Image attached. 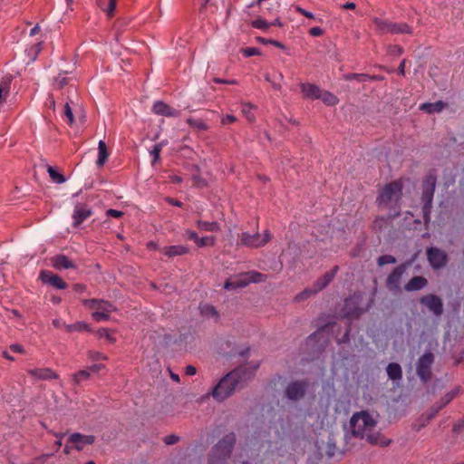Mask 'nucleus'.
Returning <instances> with one entry per match:
<instances>
[{"label": "nucleus", "instance_id": "obj_33", "mask_svg": "<svg viewBox=\"0 0 464 464\" xmlns=\"http://www.w3.org/2000/svg\"><path fill=\"white\" fill-rule=\"evenodd\" d=\"M108 4L105 5L104 0H97L98 5L104 11L106 14L111 16L113 14L116 6V0H107Z\"/></svg>", "mask_w": 464, "mask_h": 464}, {"label": "nucleus", "instance_id": "obj_2", "mask_svg": "<svg viewBox=\"0 0 464 464\" xmlns=\"http://www.w3.org/2000/svg\"><path fill=\"white\" fill-rule=\"evenodd\" d=\"M402 187L400 182L394 181L387 184L380 192L377 202L379 207L382 208L393 209L391 218L399 216L400 206L399 201L401 197Z\"/></svg>", "mask_w": 464, "mask_h": 464}, {"label": "nucleus", "instance_id": "obj_26", "mask_svg": "<svg viewBox=\"0 0 464 464\" xmlns=\"http://www.w3.org/2000/svg\"><path fill=\"white\" fill-rule=\"evenodd\" d=\"M109 157V153L107 150L106 143L103 140H100L98 143V158L96 160V165L101 168L107 161Z\"/></svg>", "mask_w": 464, "mask_h": 464}, {"label": "nucleus", "instance_id": "obj_61", "mask_svg": "<svg viewBox=\"0 0 464 464\" xmlns=\"http://www.w3.org/2000/svg\"><path fill=\"white\" fill-rule=\"evenodd\" d=\"M405 64H406V60H402L401 63H400V66H399V73L401 75H404L405 74Z\"/></svg>", "mask_w": 464, "mask_h": 464}, {"label": "nucleus", "instance_id": "obj_1", "mask_svg": "<svg viewBox=\"0 0 464 464\" xmlns=\"http://www.w3.org/2000/svg\"><path fill=\"white\" fill-rule=\"evenodd\" d=\"M350 425L355 437L366 439L372 444H385L379 441V434L375 432L376 420L367 411L354 413L350 420Z\"/></svg>", "mask_w": 464, "mask_h": 464}, {"label": "nucleus", "instance_id": "obj_58", "mask_svg": "<svg viewBox=\"0 0 464 464\" xmlns=\"http://www.w3.org/2000/svg\"><path fill=\"white\" fill-rule=\"evenodd\" d=\"M185 235L188 237V238L194 240L195 243L198 237V234L192 230H186Z\"/></svg>", "mask_w": 464, "mask_h": 464}, {"label": "nucleus", "instance_id": "obj_10", "mask_svg": "<svg viewBox=\"0 0 464 464\" xmlns=\"http://www.w3.org/2000/svg\"><path fill=\"white\" fill-rule=\"evenodd\" d=\"M433 354L430 352L425 353L418 361L417 373L419 377L426 382L430 377V368L433 363Z\"/></svg>", "mask_w": 464, "mask_h": 464}, {"label": "nucleus", "instance_id": "obj_16", "mask_svg": "<svg viewBox=\"0 0 464 464\" xmlns=\"http://www.w3.org/2000/svg\"><path fill=\"white\" fill-rule=\"evenodd\" d=\"M95 441L92 435H83L81 433H72L69 437V442L72 443L77 450H82L86 445H92Z\"/></svg>", "mask_w": 464, "mask_h": 464}, {"label": "nucleus", "instance_id": "obj_41", "mask_svg": "<svg viewBox=\"0 0 464 464\" xmlns=\"http://www.w3.org/2000/svg\"><path fill=\"white\" fill-rule=\"evenodd\" d=\"M214 244H215L214 237H198V239L196 241V245L198 247H203L205 246H214Z\"/></svg>", "mask_w": 464, "mask_h": 464}, {"label": "nucleus", "instance_id": "obj_57", "mask_svg": "<svg viewBox=\"0 0 464 464\" xmlns=\"http://www.w3.org/2000/svg\"><path fill=\"white\" fill-rule=\"evenodd\" d=\"M185 373L188 376H193L197 373V370L193 365H188L185 368Z\"/></svg>", "mask_w": 464, "mask_h": 464}, {"label": "nucleus", "instance_id": "obj_60", "mask_svg": "<svg viewBox=\"0 0 464 464\" xmlns=\"http://www.w3.org/2000/svg\"><path fill=\"white\" fill-rule=\"evenodd\" d=\"M104 365L103 364H93L92 365L90 368H89V372H99L100 370L102 369H104Z\"/></svg>", "mask_w": 464, "mask_h": 464}, {"label": "nucleus", "instance_id": "obj_59", "mask_svg": "<svg viewBox=\"0 0 464 464\" xmlns=\"http://www.w3.org/2000/svg\"><path fill=\"white\" fill-rule=\"evenodd\" d=\"M10 350L14 353H23L24 348L20 344L14 343L10 346Z\"/></svg>", "mask_w": 464, "mask_h": 464}, {"label": "nucleus", "instance_id": "obj_5", "mask_svg": "<svg viewBox=\"0 0 464 464\" xmlns=\"http://www.w3.org/2000/svg\"><path fill=\"white\" fill-rule=\"evenodd\" d=\"M82 304L94 311L92 316L97 322L107 321L110 314L116 310L112 304L103 299H83Z\"/></svg>", "mask_w": 464, "mask_h": 464}, {"label": "nucleus", "instance_id": "obj_6", "mask_svg": "<svg viewBox=\"0 0 464 464\" xmlns=\"http://www.w3.org/2000/svg\"><path fill=\"white\" fill-rule=\"evenodd\" d=\"M373 24L376 26L380 34H411L412 28L406 23H395L389 20L373 17L372 19Z\"/></svg>", "mask_w": 464, "mask_h": 464}, {"label": "nucleus", "instance_id": "obj_50", "mask_svg": "<svg viewBox=\"0 0 464 464\" xmlns=\"http://www.w3.org/2000/svg\"><path fill=\"white\" fill-rule=\"evenodd\" d=\"M64 115L67 119V121L69 124H72L73 122V114H72V111L69 105L68 102H66V104L64 105Z\"/></svg>", "mask_w": 464, "mask_h": 464}, {"label": "nucleus", "instance_id": "obj_30", "mask_svg": "<svg viewBox=\"0 0 464 464\" xmlns=\"http://www.w3.org/2000/svg\"><path fill=\"white\" fill-rule=\"evenodd\" d=\"M187 123L196 130H207L208 129V125L201 119L196 118H188Z\"/></svg>", "mask_w": 464, "mask_h": 464}, {"label": "nucleus", "instance_id": "obj_11", "mask_svg": "<svg viewBox=\"0 0 464 464\" xmlns=\"http://www.w3.org/2000/svg\"><path fill=\"white\" fill-rule=\"evenodd\" d=\"M92 215V208L84 203H77L72 213V225L80 226L84 220Z\"/></svg>", "mask_w": 464, "mask_h": 464}, {"label": "nucleus", "instance_id": "obj_46", "mask_svg": "<svg viewBox=\"0 0 464 464\" xmlns=\"http://www.w3.org/2000/svg\"><path fill=\"white\" fill-rule=\"evenodd\" d=\"M9 93V86L7 82L0 84V104L5 101V97Z\"/></svg>", "mask_w": 464, "mask_h": 464}, {"label": "nucleus", "instance_id": "obj_27", "mask_svg": "<svg viewBox=\"0 0 464 464\" xmlns=\"http://www.w3.org/2000/svg\"><path fill=\"white\" fill-rule=\"evenodd\" d=\"M389 378L392 381H399L402 377V371L400 364L396 362H391L386 368Z\"/></svg>", "mask_w": 464, "mask_h": 464}, {"label": "nucleus", "instance_id": "obj_23", "mask_svg": "<svg viewBox=\"0 0 464 464\" xmlns=\"http://www.w3.org/2000/svg\"><path fill=\"white\" fill-rule=\"evenodd\" d=\"M428 284L426 278L422 276L412 277L405 285V290L408 292L418 291L424 288Z\"/></svg>", "mask_w": 464, "mask_h": 464}, {"label": "nucleus", "instance_id": "obj_64", "mask_svg": "<svg viewBox=\"0 0 464 464\" xmlns=\"http://www.w3.org/2000/svg\"><path fill=\"white\" fill-rule=\"evenodd\" d=\"M147 247L150 250H156L159 248V246L156 242L150 241L147 244Z\"/></svg>", "mask_w": 464, "mask_h": 464}, {"label": "nucleus", "instance_id": "obj_24", "mask_svg": "<svg viewBox=\"0 0 464 464\" xmlns=\"http://www.w3.org/2000/svg\"><path fill=\"white\" fill-rule=\"evenodd\" d=\"M165 256L169 257H173L177 256H182L188 252V248L182 245H176L163 247L160 250Z\"/></svg>", "mask_w": 464, "mask_h": 464}, {"label": "nucleus", "instance_id": "obj_31", "mask_svg": "<svg viewBox=\"0 0 464 464\" xmlns=\"http://www.w3.org/2000/svg\"><path fill=\"white\" fill-rule=\"evenodd\" d=\"M47 172L51 178V179L56 184H63L66 181L65 177L59 173L57 169L52 166H48Z\"/></svg>", "mask_w": 464, "mask_h": 464}, {"label": "nucleus", "instance_id": "obj_34", "mask_svg": "<svg viewBox=\"0 0 464 464\" xmlns=\"http://www.w3.org/2000/svg\"><path fill=\"white\" fill-rule=\"evenodd\" d=\"M64 328L68 333L89 331V325L84 322H77L72 324H64Z\"/></svg>", "mask_w": 464, "mask_h": 464}, {"label": "nucleus", "instance_id": "obj_21", "mask_svg": "<svg viewBox=\"0 0 464 464\" xmlns=\"http://www.w3.org/2000/svg\"><path fill=\"white\" fill-rule=\"evenodd\" d=\"M27 373L37 380H51L58 377V375L50 368L28 369Z\"/></svg>", "mask_w": 464, "mask_h": 464}, {"label": "nucleus", "instance_id": "obj_37", "mask_svg": "<svg viewBox=\"0 0 464 464\" xmlns=\"http://www.w3.org/2000/svg\"><path fill=\"white\" fill-rule=\"evenodd\" d=\"M254 106L249 103L242 104L241 111L243 115L249 121H253L255 120V115L253 113Z\"/></svg>", "mask_w": 464, "mask_h": 464}, {"label": "nucleus", "instance_id": "obj_48", "mask_svg": "<svg viewBox=\"0 0 464 464\" xmlns=\"http://www.w3.org/2000/svg\"><path fill=\"white\" fill-rule=\"evenodd\" d=\"M88 357L92 361L107 360V356L105 354L95 351H90L88 353Z\"/></svg>", "mask_w": 464, "mask_h": 464}, {"label": "nucleus", "instance_id": "obj_39", "mask_svg": "<svg viewBox=\"0 0 464 464\" xmlns=\"http://www.w3.org/2000/svg\"><path fill=\"white\" fill-rule=\"evenodd\" d=\"M314 295H316V293H315V291L314 290L313 287L306 288L304 291H302L301 293H299L298 295H296L295 297V300L296 302H301V301H304V300H305V299H307L310 296Z\"/></svg>", "mask_w": 464, "mask_h": 464}, {"label": "nucleus", "instance_id": "obj_8", "mask_svg": "<svg viewBox=\"0 0 464 464\" xmlns=\"http://www.w3.org/2000/svg\"><path fill=\"white\" fill-rule=\"evenodd\" d=\"M437 178L435 174L429 173L423 182L422 186V202L424 204V209H429L431 207L433 195L436 188Z\"/></svg>", "mask_w": 464, "mask_h": 464}, {"label": "nucleus", "instance_id": "obj_20", "mask_svg": "<svg viewBox=\"0 0 464 464\" xmlns=\"http://www.w3.org/2000/svg\"><path fill=\"white\" fill-rule=\"evenodd\" d=\"M51 264L56 270L76 268L75 264L64 255H56L51 258Z\"/></svg>", "mask_w": 464, "mask_h": 464}, {"label": "nucleus", "instance_id": "obj_56", "mask_svg": "<svg viewBox=\"0 0 464 464\" xmlns=\"http://www.w3.org/2000/svg\"><path fill=\"white\" fill-rule=\"evenodd\" d=\"M237 121V118L234 115L228 114L222 118V124L233 123Z\"/></svg>", "mask_w": 464, "mask_h": 464}, {"label": "nucleus", "instance_id": "obj_19", "mask_svg": "<svg viewBox=\"0 0 464 464\" xmlns=\"http://www.w3.org/2000/svg\"><path fill=\"white\" fill-rule=\"evenodd\" d=\"M339 267L335 266L331 271L326 272L323 276L318 278L313 285L315 293H319L323 289H324L330 282L334 278Z\"/></svg>", "mask_w": 464, "mask_h": 464}, {"label": "nucleus", "instance_id": "obj_25", "mask_svg": "<svg viewBox=\"0 0 464 464\" xmlns=\"http://www.w3.org/2000/svg\"><path fill=\"white\" fill-rule=\"evenodd\" d=\"M446 107V103L441 101L436 102H425L420 106V110L427 113L440 112Z\"/></svg>", "mask_w": 464, "mask_h": 464}, {"label": "nucleus", "instance_id": "obj_22", "mask_svg": "<svg viewBox=\"0 0 464 464\" xmlns=\"http://www.w3.org/2000/svg\"><path fill=\"white\" fill-rule=\"evenodd\" d=\"M301 91L307 99L315 100L321 97V90L315 84L303 83L301 84Z\"/></svg>", "mask_w": 464, "mask_h": 464}, {"label": "nucleus", "instance_id": "obj_44", "mask_svg": "<svg viewBox=\"0 0 464 464\" xmlns=\"http://www.w3.org/2000/svg\"><path fill=\"white\" fill-rule=\"evenodd\" d=\"M387 53L392 56H399L403 53V49L400 45H389L387 47Z\"/></svg>", "mask_w": 464, "mask_h": 464}, {"label": "nucleus", "instance_id": "obj_54", "mask_svg": "<svg viewBox=\"0 0 464 464\" xmlns=\"http://www.w3.org/2000/svg\"><path fill=\"white\" fill-rule=\"evenodd\" d=\"M106 215L108 217L119 218L122 217L123 213L121 211L116 210V209H108L106 211Z\"/></svg>", "mask_w": 464, "mask_h": 464}, {"label": "nucleus", "instance_id": "obj_55", "mask_svg": "<svg viewBox=\"0 0 464 464\" xmlns=\"http://www.w3.org/2000/svg\"><path fill=\"white\" fill-rule=\"evenodd\" d=\"M324 33L323 29L320 28V27H312L310 30H309V34L312 35V36H314V37H317V36H320L322 35Z\"/></svg>", "mask_w": 464, "mask_h": 464}, {"label": "nucleus", "instance_id": "obj_43", "mask_svg": "<svg viewBox=\"0 0 464 464\" xmlns=\"http://www.w3.org/2000/svg\"><path fill=\"white\" fill-rule=\"evenodd\" d=\"M252 26L257 29L266 30L270 27V24L265 19L258 18L252 22Z\"/></svg>", "mask_w": 464, "mask_h": 464}, {"label": "nucleus", "instance_id": "obj_14", "mask_svg": "<svg viewBox=\"0 0 464 464\" xmlns=\"http://www.w3.org/2000/svg\"><path fill=\"white\" fill-rule=\"evenodd\" d=\"M407 265L397 266L388 276L386 285L390 290H399L402 275L406 271Z\"/></svg>", "mask_w": 464, "mask_h": 464}, {"label": "nucleus", "instance_id": "obj_17", "mask_svg": "<svg viewBox=\"0 0 464 464\" xmlns=\"http://www.w3.org/2000/svg\"><path fill=\"white\" fill-rule=\"evenodd\" d=\"M306 384L304 382H295L287 386L285 393L290 400H298L304 396Z\"/></svg>", "mask_w": 464, "mask_h": 464}, {"label": "nucleus", "instance_id": "obj_9", "mask_svg": "<svg viewBox=\"0 0 464 464\" xmlns=\"http://www.w3.org/2000/svg\"><path fill=\"white\" fill-rule=\"evenodd\" d=\"M235 440L236 438L233 433L226 435L215 445L211 453L219 455L220 457L227 459L231 454Z\"/></svg>", "mask_w": 464, "mask_h": 464}, {"label": "nucleus", "instance_id": "obj_38", "mask_svg": "<svg viewBox=\"0 0 464 464\" xmlns=\"http://www.w3.org/2000/svg\"><path fill=\"white\" fill-rule=\"evenodd\" d=\"M458 391H454V392H451L450 393H448L444 399H443V403L442 405H440L439 408H437L436 410H434L429 416H428V420H430L431 418H433L435 416V414L440 411V409L443 406H445L446 404H448L457 394Z\"/></svg>", "mask_w": 464, "mask_h": 464}, {"label": "nucleus", "instance_id": "obj_51", "mask_svg": "<svg viewBox=\"0 0 464 464\" xmlns=\"http://www.w3.org/2000/svg\"><path fill=\"white\" fill-rule=\"evenodd\" d=\"M295 10H296V12H298L299 14L304 15L305 17H307L309 19L314 18V15L313 13L306 11L305 9H304L300 6H295Z\"/></svg>", "mask_w": 464, "mask_h": 464}, {"label": "nucleus", "instance_id": "obj_29", "mask_svg": "<svg viewBox=\"0 0 464 464\" xmlns=\"http://www.w3.org/2000/svg\"><path fill=\"white\" fill-rule=\"evenodd\" d=\"M200 314L206 318L218 319V312L211 304H203L200 306Z\"/></svg>", "mask_w": 464, "mask_h": 464}, {"label": "nucleus", "instance_id": "obj_62", "mask_svg": "<svg viewBox=\"0 0 464 464\" xmlns=\"http://www.w3.org/2000/svg\"><path fill=\"white\" fill-rule=\"evenodd\" d=\"M73 289L78 293H82L85 291L86 286L84 285L76 284L74 285Z\"/></svg>", "mask_w": 464, "mask_h": 464}, {"label": "nucleus", "instance_id": "obj_49", "mask_svg": "<svg viewBox=\"0 0 464 464\" xmlns=\"http://www.w3.org/2000/svg\"><path fill=\"white\" fill-rule=\"evenodd\" d=\"M242 52H243V54L246 57H250V56H254V55H259L261 53L260 50L258 48H256V47L246 48V49H243Z\"/></svg>", "mask_w": 464, "mask_h": 464}, {"label": "nucleus", "instance_id": "obj_36", "mask_svg": "<svg viewBox=\"0 0 464 464\" xmlns=\"http://www.w3.org/2000/svg\"><path fill=\"white\" fill-rule=\"evenodd\" d=\"M91 372L87 370H82L72 375V381L75 384H80L82 381L88 380Z\"/></svg>", "mask_w": 464, "mask_h": 464}, {"label": "nucleus", "instance_id": "obj_3", "mask_svg": "<svg viewBox=\"0 0 464 464\" xmlns=\"http://www.w3.org/2000/svg\"><path fill=\"white\" fill-rule=\"evenodd\" d=\"M241 372L242 371L240 369H237L227 373L218 382L211 392V394L216 401H223L234 393L239 383Z\"/></svg>", "mask_w": 464, "mask_h": 464}, {"label": "nucleus", "instance_id": "obj_15", "mask_svg": "<svg viewBox=\"0 0 464 464\" xmlns=\"http://www.w3.org/2000/svg\"><path fill=\"white\" fill-rule=\"evenodd\" d=\"M40 279L43 283L50 285L56 289H65L67 287V284L59 276L51 271H42Z\"/></svg>", "mask_w": 464, "mask_h": 464}, {"label": "nucleus", "instance_id": "obj_35", "mask_svg": "<svg viewBox=\"0 0 464 464\" xmlns=\"http://www.w3.org/2000/svg\"><path fill=\"white\" fill-rule=\"evenodd\" d=\"M319 99L329 106L335 105L338 102L337 97L329 92H321V97Z\"/></svg>", "mask_w": 464, "mask_h": 464}, {"label": "nucleus", "instance_id": "obj_63", "mask_svg": "<svg viewBox=\"0 0 464 464\" xmlns=\"http://www.w3.org/2000/svg\"><path fill=\"white\" fill-rule=\"evenodd\" d=\"M167 201H168V203H169L172 206L182 207V203L180 201H178V200L173 199L171 198H168Z\"/></svg>", "mask_w": 464, "mask_h": 464}, {"label": "nucleus", "instance_id": "obj_47", "mask_svg": "<svg viewBox=\"0 0 464 464\" xmlns=\"http://www.w3.org/2000/svg\"><path fill=\"white\" fill-rule=\"evenodd\" d=\"M226 460H227V459L222 458L219 455L210 453V456L208 459V464H225Z\"/></svg>", "mask_w": 464, "mask_h": 464}, {"label": "nucleus", "instance_id": "obj_32", "mask_svg": "<svg viewBox=\"0 0 464 464\" xmlns=\"http://www.w3.org/2000/svg\"><path fill=\"white\" fill-rule=\"evenodd\" d=\"M67 72H63L59 73L57 77L54 78L53 86L56 90H60L68 84L69 79L66 77Z\"/></svg>", "mask_w": 464, "mask_h": 464}, {"label": "nucleus", "instance_id": "obj_42", "mask_svg": "<svg viewBox=\"0 0 464 464\" xmlns=\"http://www.w3.org/2000/svg\"><path fill=\"white\" fill-rule=\"evenodd\" d=\"M395 262H396L395 257L391 255H383L378 258V265L380 266H382L388 265V264H394Z\"/></svg>", "mask_w": 464, "mask_h": 464}, {"label": "nucleus", "instance_id": "obj_12", "mask_svg": "<svg viewBox=\"0 0 464 464\" xmlns=\"http://www.w3.org/2000/svg\"><path fill=\"white\" fill-rule=\"evenodd\" d=\"M428 260L433 268H441L447 263V255L444 251L436 248L430 247L427 250Z\"/></svg>", "mask_w": 464, "mask_h": 464}, {"label": "nucleus", "instance_id": "obj_28", "mask_svg": "<svg viewBox=\"0 0 464 464\" xmlns=\"http://www.w3.org/2000/svg\"><path fill=\"white\" fill-rule=\"evenodd\" d=\"M198 227L202 231L216 232L220 230V226L218 222H208L203 220L197 221Z\"/></svg>", "mask_w": 464, "mask_h": 464}, {"label": "nucleus", "instance_id": "obj_18", "mask_svg": "<svg viewBox=\"0 0 464 464\" xmlns=\"http://www.w3.org/2000/svg\"><path fill=\"white\" fill-rule=\"evenodd\" d=\"M152 111L155 114L167 116V117H178L179 111L161 101L155 102L152 106Z\"/></svg>", "mask_w": 464, "mask_h": 464}, {"label": "nucleus", "instance_id": "obj_40", "mask_svg": "<svg viewBox=\"0 0 464 464\" xmlns=\"http://www.w3.org/2000/svg\"><path fill=\"white\" fill-rule=\"evenodd\" d=\"M98 336L101 338H105L109 343H115L116 339L113 336L112 333L108 328H101L98 330Z\"/></svg>", "mask_w": 464, "mask_h": 464}, {"label": "nucleus", "instance_id": "obj_45", "mask_svg": "<svg viewBox=\"0 0 464 464\" xmlns=\"http://www.w3.org/2000/svg\"><path fill=\"white\" fill-rule=\"evenodd\" d=\"M163 143H158L156 144L153 149L150 150V154L153 156L152 163H155L159 160L160 153L162 150Z\"/></svg>", "mask_w": 464, "mask_h": 464}, {"label": "nucleus", "instance_id": "obj_7", "mask_svg": "<svg viewBox=\"0 0 464 464\" xmlns=\"http://www.w3.org/2000/svg\"><path fill=\"white\" fill-rule=\"evenodd\" d=\"M272 238V234L269 230H266L263 234L256 233L249 234L247 232H243L239 236L238 244L247 246V247H261L267 244Z\"/></svg>", "mask_w": 464, "mask_h": 464}, {"label": "nucleus", "instance_id": "obj_13", "mask_svg": "<svg viewBox=\"0 0 464 464\" xmlns=\"http://www.w3.org/2000/svg\"><path fill=\"white\" fill-rule=\"evenodd\" d=\"M420 303L426 305L435 315L442 314L443 305L441 299L434 295H427L420 298Z\"/></svg>", "mask_w": 464, "mask_h": 464}, {"label": "nucleus", "instance_id": "obj_4", "mask_svg": "<svg viewBox=\"0 0 464 464\" xmlns=\"http://www.w3.org/2000/svg\"><path fill=\"white\" fill-rule=\"evenodd\" d=\"M266 280V276L256 271L242 273L227 279L224 284L226 290H236L247 286L251 283H260Z\"/></svg>", "mask_w": 464, "mask_h": 464}, {"label": "nucleus", "instance_id": "obj_52", "mask_svg": "<svg viewBox=\"0 0 464 464\" xmlns=\"http://www.w3.org/2000/svg\"><path fill=\"white\" fill-rule=\"evenodd\" d=\"M257 40H258V42H260L262 44H272L275 46H277L279 48H283L284 47V45L281 43L274 41V40H266V39H264L262 37H258Z\"/></svg>", "mask_w": 464, "mask_h": 464}, {"label": "nucleus", "instance_id": "obj_53", "mask_svg": "<svg viewBox=\"0 0 464 464\" xmlns=\"http://www.w3.org/2000/svg\"><path fill=\"white\" fill-rule=\"evenodd\" d=\"M179 441V437L176 435H169L164 438V442L167 445H172Z\"/></svg>", "mask_w": 464, "mask_h": 464}]
</instances>
